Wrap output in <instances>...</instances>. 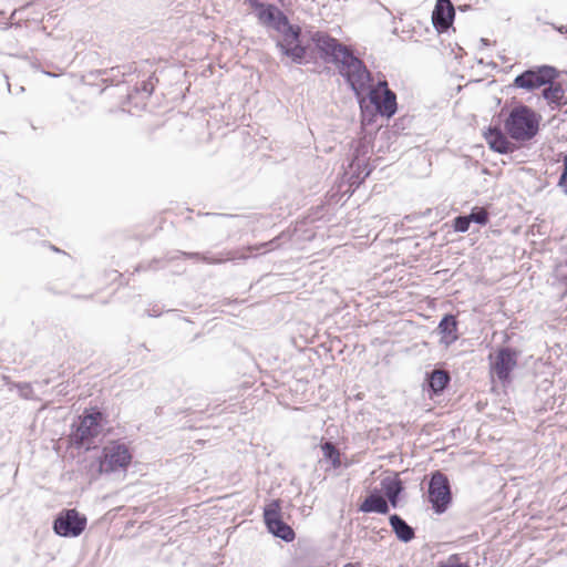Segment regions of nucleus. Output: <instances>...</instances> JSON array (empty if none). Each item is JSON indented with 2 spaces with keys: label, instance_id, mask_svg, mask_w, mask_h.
<instances>
[{
  "label": "nucleus",
  "instance_id": "f704fd0d",
  "mask_svg": "<svg viewBox=\"0 0 567 567\" xmlns=\"http://www.w3.org/2000/svg\"><path fill=\"white\" fill-rule=\"evenodd\" d=\"M162 315V311L159 309H156L155 307L152 308V309H148L147 310V316L148 317H154V318H157Z\"/></svg>",
  "mask_w": 567,
  "mask_h": 567
},
{
  "label": "nucleus",
  "instance_id": "412c9836",
  "mask_svg": "<svg viewBox=\"0 0 567 567\" xmlns=\"http://www.w3.org/2000/svg\"><path fill=\"white\" fill-rule=\"evenodd\" d=\"M155 87L154 84V76L151 75L147 80H144L138 84L134 86V93L128 92L127 93V100L131 101L134 99L135 95H142L143 99H147L151 96Z\"/></svg>",
  "mask_w": 567,
  "mask_h": 567
},
{
  "label": "nucleus",
  "instance_id": "7c9ffc66",
  "mask_svg": "<svg viewBox=\"0 0 567 567\" xmlns=\"http://www.w3.org/2000/svg\"><path fill=\"white\" fill-rule=\"evenodd\" d=\"M249 6L256 11V16L260 13V11L265 10L267 8L268 3H265L260 0H246Z\"/></svg>",
  "mask_w": 567,
  "mask_h": 567
},
{
  "label": "nucleus",
  "instance_id": "9b49d317",
  "mask_svg": "<svg viewBox=\"0 0 567 567\" xmlns=\"http://www.w3.org/2000/svg\"><path fill=\"white\" fill-rule=\"evenodd\" d=\"M519 351L511 347H501L496 350L491 371L498 381L505 385L512 382V372L517 367Z\"/></svg>",
  "mask_w": 567,
  "mask_h": 567
},
{
  "label": "nucleus",
  "instance_id": "5701e85b",
  "mask_svg": "<svg viewBox=\"0 0 567 567\" xmlns=\"http://www.w3.org/2000/svg\"><path fill=\"white\" fill-rule=\"evenodd\" d=\"M281 236H277L275 238H272L271 240H268V241H265V243H260L258 245H254V246H248L247 247V250L250 252V254H259V251L262 250V252H266V251H272L277 248H279L280 246V240Z\"/></svg>",
  "mask_w": 567,
  "mask_h": 567
},
{
  "label": "nucleus",
  "instance_id": "a18cd8bd",
  "mask_svg": "<svg viewBox=\"0 0 567 567\" xmlns=\"http://www.w3.org/2000/svg\"><path fill=\"white\" fill-rule=\"evenodd\" d=\"M14 14H16V11H12V14H11V17H10V20L14 17Z\"/></svg>",
  "mask_w": 567,
  "mask_h": 567
},
{
  "label": "nucleus",
  "instance_id": "e433bc0d",
  "mask_svg": "<svg viewBox=\"0 0 567 567\" xmlns=\"http://www.w3.org/2000/svg\"><path fill=\"white\" fill-rule=\"evenodd\" d=\"M553 27L559 33L567 34V25H555V24H553Z\"/></svg>",
  "mask_w": 567,
  "mask_h": 567
},
{
  "label": "nucleus",
  "instance_id": "f03ea898",
  "mask_svg": "<svg viewBox=\"0 0 567 567\" xmlns=\"http://www.w3.org/2000/svg\"><path fill=\"white\" fill-rule=\"evenodd\" d=\"M260 24L274 29L281 34L275 40L276 49L281 56L288 58L297 65L308 63L309 47L301 40L302 29L299 24L290 22L287 14L276 4H267V8L258 14Z\"/></svg>",
  "mask_w": 567,
  "mask_h": 567
},
{
  "label": "nucleus",
  "instance_id": "423d86ee",
  "mask_svg": "<svg viewBox=\"0 0 567 567\" xmlns=\"http://www.w3.org/2000/svg\"><path fill=\"white\" fill-rule=\"evenodd\" d=\"M427 501L435 514L445 513L452 504L453 495L449 477L441 471L431 473L427 485Z\"/></svg>",
  "mask_w": 567,
  "mask_h": 567
},
{
  "label": "nucleus",
  "instance_id": "ddd939ff",
  "mask_svg": "<svg viewBox=\"0 0 567 567\" xmlns=\"http://www.w3.org/2000/svg\"><path fill=\"white\" fill-rule=\"evenodd\" d=\"M367 101L373 106L374 111L386 118H391L398 111L396 94L393 91H386L382 97L377 95L375 91H369Z\"/></svg>",
  "mask_w": 567,
  "mask_h": 567
},
{
  "label": "nucleus",
  "instance_id": "a211bd4d",
  "mask_svg": "<svg viewBox=\"0 0 567 567\" xmlns=\"http://www.w3.org/2000/svg\"><path fill=\"white\" fill-rule=\"evenodd\" d=\"M389 524L395 537L402 543H410L415 537V530L399 514L389 516Z\"/></svg>",
  "mask_w": 567,
  "mask_h": 567
},
{
  "label": "nucleus",
  "instance_id": "c03bdc74",
  "mask_svg": "<svg viewBox=\"0 0 567 567\" xmlns=\"http://www.w3.org/2000/svg\"><path fill=\"white\" fill-rule=\"evenodd\" d=\"M247 258H248V256L244 255V256H241L239 259L245 260V259H247Z\"/></svg>",
  "mask_w": 567,
  "mask_h": 567
},
{
  "label": "nucleus",
  "instance_id": "4468645a",
  "mask_svg": "<svg viewBox=\"0 0 567 567\" xmlns=\"http://www.w3.org/2000/svg\"><path fill=\"white\" fill-rule=\"evenodd\" d=\"M451 383V374L449 371L434 369L426 372L424 389L430 399L441 395Z\"/></svg>",
  "mask_w": 567,
  "mask_h": 567
},
{
  "label": "nucleus",
  "instance_id": "473e14b6",
  "mask_svg": "<svg viewBox=\"0 0 567 567\" xmlns=\"http://www.w3.org/2000/svg\"><path fill=\"white\" fill-rule=\"evenodd\" d=\"M401 496L402 495L385 496L388 499L389 507L392 506L393 508H396L401 501Z\"/></svg>",
  "mask_w": 567,
  "mask_h": 567
},
{
  "label": "nucleus",
  "instance_id": "f8f14e48",
  "mask_svg": "<svg viewBox=\"0 0 567 567\" xmlns=\"http://www.w3.org/2000/svg\"><path fill=\"white\" fill-rule=\"evenodd\" d=\"M455 19V9L451 0H436L432 12V23L439 33L447 32Z\"/></svg>",
  "mask_w": 567,
  "mask_h": 567
},
{
  "label": "nucleus",
  "instance_id": "ea45409f",
  "mask_svg": "<svg viewBox=\"0 0 567 567\" xmlns=\"http://www.w3.org/2000/svg\"><path fill=\"white\" fill-rule=\"evenodd\" d=\"M481 43H482L483 45H488V44H489L488 40H487V39H485V38H482V39H481Z\"/></svg>",
  "mask_w": 567,
  "mask_h": 567
},
{
  "label": "nucleus",
  "instance_id": "58836bf2",
  "mask_svg": "<svg viewBox=\"0 0 567 567\" xmlns=\"http://www.w3.org/2000/svg\"><path fill=\"white\" fill-rule=\"evenodd\" d=\"M44 74H47L48 76H52V78H56L58 74L55 73H51V72H47V71H42Z\"/></svg>",
  "mask_w": 567,
  "mask_h": 567
},
{
  "label": "nucleus",
  "instance_id": "aec40b11",
  "mask_svg": "<svg viewBox=\"0 0 567 567\" xmlns=\"http://www.w3.org/2000/svg\"><path fill=\"white\" fill-rule=\"evenodd\" d=\"M323 458L332 465L333 468L341 466L340 452L337 445L331 441H326L320 445Z\"/></svg>",
  "mask_w": 567,
  "mask_h": 567
},
{
  "label": "nucleus",
  "instance_id": "9d476101",
  "mask_svg": "<svg viewBox=\"0 0 567 567\" xmlns=\"http://www.w3.org/2000/svg\"><path fill=\"white\" fill-rule=\"evenodd\" d=\"M264 523L269 534L286 543H291L296 538V533L281 516L280 499H272L264 507Z\"/></svg>",
  "mask_w": 567,
  "mask_h": 567
},
{
  "label": "nucleus",
  "instance_id": "dca6fc26",
  "mask_svg": "<svg viewBox=\"0 0 567 567\" xmlns=\"http://www.w3.org/2000/svg\"><path fill=\"white\" fill-rule=\"evenodd\" d=\"M359 512L386 515L390 512V507L382 492L378 488H373L359 505Z\"/></svg>",
  "mask_w": 567,
  "mask_h": 567
},
{
  "label": "nucleus",
  "instance_id": "2f4dec72",
  "mask_svg": "<svg viewBox=\"0 0 567 567\" xmlns=\"http://www.w3.org/2000/svg\"><path fill=\"white\" fill-rule=\"evenodd\" d=\"M102 73H103V74H106V73H109V71H107V70H104V71H102ZM110 73H111V75H112V76L110 78L111 82H112V83H116V84H117V83H120V80H116V78H117L118 75H122V76L124 75V73H122V72H121V70H120V68H118V66L110 69Z\"/></svg>",
  "mask_w": 567,
  "mask_h": 567
},
{
  "label": "nucleus",
  "instance_id": "49530a36",
  "mask_svg": "<svg viewBox=\"0 0 567 567\" xmlns=\"http://www.w3.org/2000/svg\"><path fill=\"white\" fill-rule=\"evenodd\" d=\"M0 14H2V12L0 11Z\"/></svg>",
  "mask_w": 567,
  "mask_h": 567
},
{
  "label": "nucleus",
  "instance_id": "72a5a7b5",
  "mask_svg": "<svg viewBox=\"0 0 567 567\" xmlns=\"http://www.w3.org/2000/svg\"><path fill=\"white\" fill-rule=\"evenodd\" d=\"M154 264H157V260H153L151 264H148L147 266H144L142 264H140L136 268H135V271L140 272V271H143V270H147V269H155L153 267Z\"/></svg>",
  "mask_w": 567,
  "mask_h": 567
},
{
  "label": "nucleus",
  "instance_id": "c85d7f7f",
  "mask_svg": "<svg viewBox=\"0 0 567 567\" xmlns=\"http://www.w3.org/2000/svg\"><path fill=\"white\" fill-rule=\"evenodd\" d=\"M369 90L375 91L378 96H380V93L383 95L384 92L391 91L385 79L378 80L377 83L373 81Z\"/></svg>",
  "mask_w": 567,
  "mask_h": 567
},
{
  "label": "nucleus",
  "instance_id": "2eb2a0df",
  "mask_svg": "<svg viewBox=\"0 0 567 567\" xmlns=\"http://www.w3.org/2000/svg\"><path fill=\"white\" fill-rule=\"evenodd\" d=\"M567 90L560 82L556 80L547 83L543 91L542 96L550 106L551 110H559L560 107L567 105Z\"/></svg>",
  "mask_w": 567,
  "mask_h": 567
},
{
  "label": "nucleus",
  "instance_id": "c9c22d12",
  "mask_svg": "<svg viewBox=\"0 0 567 567\" xmlns=\"http://www.w3.org/2000/svg\"><path fill=\"white\" fill-rule=\"evenodd\" d=\"M12 25H13V23L10 20L1 21L0 22V30H8Z\"/></svg>",
  "mask_w": 567,
  "mask_h": 567
},
{
  "label": "nucleus",
  "instance_id": "4be33fe9",
  "mask_svg": "<svg viewBox=\"0 0 567 567\" xmlns=\"http://www.w3.org/2000/svg\"><path fill=\"white\" fill-rule=\"evenodd\" d=\"M361 154H362L361 147H357L353 153V157L351 159L350 167L352 169L354 167H357V169L359 171L357 177H360V175L362 174V179H364L371 174L372 168L368 164L361 163V159H360Z\"/></svg>",
  "mask_w": 567,
  "mask_h": 567
},
{
  "label": "nucleus",
  "instance_id": "39448f33",
  "mask_svg": "<svg viewBox=\"0 0 567 567\" xmlns=\"http://www.w3.org/2000/svg\"><path fill=\"white\" fill-rule=\"evenodd\" d=\"M309 40L318 52L319 58L336 68L341 59L348 54L353 48L340 42L337 38L324 31H312L309 33Z\"/></svg>",
  "mask_w": 567,
  "mask_h": 567
},
{
  "label": "nucleus",
  "instance_id": "cd10ccee",
  "mask_svg": "<svg viewBox=\"0 0 567 567\" xmlns=\"http://www.w3.org/2000/svg\"><path fill=\"white\" fill-rule=\"evenodd\" d=\"M558 186L561 188L563 193L567 195V153L563 156V166L558 179Z\"/></svg>",
  "mask_w": 567,
  "mask_h": 567
},
{
  "label": "nucleus",
  "instance_id": "a878e982",
  "mask_svg": "<svg viewBox=\"0 0 567 567\" xmlns=\"http://www.w3.org/2000/svg\"><path fill=\"white\" fill-rule=\"evenodd\" d=\"M471 220L468 215H458L453 219V229L456 233H466L470 228Z\"/></svg>",
  "mask_w": 567,
  "mask_h": 567
},
{
  "label": "nucleus",
  "instance_id": "37998d69",
  "mask_svg": "<svg viewBox=\"0 0 567 567\" xmlns=\"http://www.w3.org/2000/svg\"><path fill=\"white\" fill-rule=\"evenodd\" d=\"M7 84H8V91H9V93H12V91H11V84H10L9 82H7Z\"/></svg>",
  "mask_w": 567,
  "mask_h": 567
},
{
  "label": "nucleus",
  "instance_id": "6e6552de",
  "mask_svg": "<svg viewBox=\"0 0 567 567\" xmlns=\"http://www.w3.org/2000/svg\"><path fill=\"white\" fill-rule=\"evenodd\" d=\"M559 72L555 66L543 64L529 68L517 74L513 81V86L533 92L545 86L550 81L557 80Z\"/></svg>",
  "mask_w": 567,
  "mask_h": 567
},
{
  "label": "nucleus",
  "instance_id": "f257e3e1",
  "mask_svg": "<svg viewBox=\"0 0 567 567\" xmlns=\"http://www.w3.org/2000/svg\"><path fill=\"white\" fill-rule=\"evenodd\" d=\"M542 115L528 105L514 106L504 120V131L501 122L487 126L483 136L491 151L506 155L518 150V146L509 141L526 143L532 141L539 132Z\"/></svg>",
  "mask_w": 567,
  "mask_h": 567
},
{
  "label": "nucleus",
  "instance_id": "1a4fd4ad",
  "mask_svg": "<svg viewBox=\"0 0 567 567\" xmlns=\"http://www.w3.org/2000/svg\"><path fill=\"white\" fill-rule=\"evenodd\" d=\"M87 518L75 508H63L53 519L52 529L55 535L75 538L86 528Z\"/></svg>",
  "mask_w": 567,
  "mask_h": 567
},
{
  "label": "nucleus",
  "instance_id": "0eeeda50",
  "mask_svg": "<svg viewBox=\"0 0 567 567\" xmlns=\"http://www.w3.org/2000/svg\"><path fill=\"white\" fill-rule=\"evenodd\" d=\"M132 458V453L124 443L117 440L111 441L103 447L102 455L99 457V472L110 474L121 470L126 471Z\"/></svg>",
  "mask_w": 567,
  "mask_h": 567
},
{
  "label": "nucleus",
  "instance_id": "a19ab883",
  "mask_svg": "<svg viewBox=\"0 0 567 567\" xmlns=\"http://www.w3.org/2000/svg\"><path fill=\"white\" fill-rule=\"evenodd\" d=\"M405 219L409 220V221H412L414 219V217L411 216V215H408V216H405Z\"/></svg>",
  "mask_w": 567,
  "mask_h": 567
},
{
  "label": "nucleus",
  "instance_id": "b1692460",
  "mask_svg": "<svg viewBox=\"0 0 567 567\" xmlns=\"http://www.w3.org/2000/svg\"><path fill=\"white\" fill-rule=\"evenodd\" d=\"M177 254L183 256L184 258L198 260V261L209 264V265H217V264H221L225 261V259H223V258L209 257V256H207L205 254H200V252L177 251Z\"/></svg>",
  "mask_w": 567,
  "mask_h": 567
},
{
  "label": "nucleus",
  "instance_id": "79ce46f5",
  "mask_svg": "<svg viewBox=\"0 0 567 567\" xmlns=\"http://www.w3.org/2000/svg\"><path fill=\"white\" fill-rule=\"evenodd\" d=\"M22 92H24V87H23V86H20V87H19V90H18V92H17V94L22 93Z\"/></svg>",
  "mask_w": 567,
  "mask_h": 567
},
{
  "label": "nucleus",
  "instance_id": "4c0bfd02",
  "mask_svg": "<svg viewBox=\"0 0 567 567\" xmlns=\"http://www.w3.org/2000/svg\"><path fill=\"white\" fill-rule=\"evenodd\" d=\"M560 258L567 259V244L560 247Z\"/></svg>",
  "mask_w": 567,
  "mask_h": 567
},
{
  "label": "nucleus",
  "instance_id": "c756f323",
  "mask_svg": "<svg viewBox=\"0 0 567 567\" xmlns=\"http://www.w3.org/2000/svg\"><path fill=\"white\" fill-rule=\"evenodd\" d=\"M437 567H470L466 563L458 561L455 555L451 556L446 563L439 564Z\"/></svg>",
  "mask_w": 567,
  "mask_h": 567
},
{
  "label": "nucleus",
  "instance_id": "7ed1b4c3",
  "mask_svg": "<svg viewBox=\"0 0 567 567\" xmlns=\"http://www.w3.org/2000/svg\"><path fill=\"white\" fill-rule=\"evenodd\" d=\"M337 71L358 100L363 121H365L368 112L367 94L373 82L371 71L365 65L364 61L355 54L353 49L341 59Z\"/></svg>",
  "mask_w": 567,
  "mask_h": 567
},
{
  "label": "nucleus",
  "instance_id": "20e7f679",
  "mask_svg": "<svg viewBox=\"0 0 567 567\" xmlns=\"http://www.w3.org/2000/svg\"><path fill=\"white\" fill-rule=\"evenodd\" d=\"M106 414L97 406H89L71 424L69 434L70 444L80 450L89 451L95 439L103 431L107 422Z\"/></svg>",
  "mask_w": 567,
  "mask_h": 567
},
{
  "label": "nucleus",
  "instance_id": "393cba45",
  "mask_svg": "<svg viewBox=\"0 0 567 567\" xmlns=\"http://www.w3.org/2000/svg\"><path fill=\"white\" fill-rule=\"evenodd\" d=\"M471 223H475L480 226H485L489 221V215L484 207L475 206L468 214Z\"/></svg>",
  "mask_w": 567,
  "mask_h": 567
},
{
  "label": "nucleus",
  "instance_id": "6ab92c4d",
  "mask_svg": "<svg viewBox=\"0 0 567 567\" xmlns=\"http://www.w3.org/2000/svg\"><path fill=\"white\" fill-rule=\"evenodd\" d=\"M381 489L385 496L402 495L404 492L403 482L395 474L394 476H385L381 480Z\"/></svg>",
  "mask_w": 567,
  "mask_h": 567
},
{
  "label": "nucleus",
  "instance_id": "bb28decb",
  "mask_svg": "<svg viewBox=\"0 0 567 567\" xmlns=\"http://www.w3.org/2000/svg\"><path fill=\"white\" fill-rule=\"evenodd\" d=\"M13 386L18 390V393L22 399L29 400L33 398V388L31 383L18 382L14 383Z\"/></svg>",
  "mask_w": 567,
  "mask_h": 567
},
{
  "label": "nucleus",
  "instance_id": "f3484780",
  "mask_svg": "<svg viewBox=\"0 0 567 567\" xmlns=\"http://www.w3.org/2000/svg\"><path fill=\"white\" fill-rule=\"evenodd\" d=\"M458 321L452 313H445L437 326L439 333L441 334V342L450 346L458 339L457 334Z\"/></svg>",
  "mask_w": 567,
  "mask_h": 567
}]
</instances>
